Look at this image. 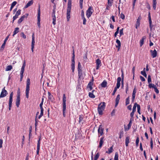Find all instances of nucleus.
I'll use <instances>...</instances> for the list:
<instances>
[{
	"label": "nucleus",
	"mask_w": 160,
	"mask_h": 160,
	"mask_svg": "<svg viewBox=\"0 0 160 160\" xmlns=\"http://www.w3.org/2000/svg\"><path fill=\"white\" fill-rule=\"evenodd\" d=\"M72 6V0H68V7L67 8V19L68 21L70 18V12Z\"/></svg>",
	"instance_id": "nucleus-1"
},
{
	"label": "nucleus",
	"mask_w": 160,
	"mask_h": 160,
	"mask_svg": "<svg viewBox=\"0 0 160 160\" xmlns=\"http://www.w3.org/2000/svg\"><path fill=\"white\" fill-rule=\"evenodd\" d=\"M30 84V79L29 78H28L27 79V82H26V97L28 98L29 97V86Z\"/></svg>",
	"instance_id": "nucleus-2"
},
{
	"label": "nucleus",
	"mask_w": 160,
	"mask_h": 160,
	"mask_svg": "<svg viewBox=\"0 0 160 160\" xmlns=\"http://www.w3.org/2000/svg\"><path fill=\"white\" fill-rule=\"evenodd\" d=\"M105 107V103L104 102L100 103L98 106V111L100 115H102Z\"/></svg>",
	"instance_id": "nucleus-3"
},
{
	"label": "nucleus",
	"mask_w": 160,
	"mask_h": 160,
	"mask_svg": "<svg viewBox=\"0 0 160 160\" xmlns=\"http://www.w3.org/2000/svg\"><path fill=\"white\" fill-rule=\"evenodd\" d=\"M121 81V78L120 77H118L117 79L116 87H115L114 88V90L113 91V92L112 94V95H114L115 94L116 91H117V89L119 88L121 85L120 82Z\"/></svg>",
	"instance_id": "nucleus-4"
},
{
	"label": "nucleus",
	"mask_w": 160,
	"mask_h": 160,
	"mask_svg": "<svg viewBox=\"0 0 160 160\" xmlns=\"http://www.w3.org/2000/svg\"><path fill=\"white\" fill-rule=\"evenodd\" d=\"M93 12L91 7H90L86 11V16L88 18L91 17Z\"/></svg>",
	"instance_id": "nucleus-5"
},
{
	"label": "nucleus",
	"mask_w": 160,
	"mask_h": 160,
	"mask_svg": "<svg viewBox=\"0 0 160 160\" xmlns=\"http://www.w3.org/2000/svg\"><path fill=\"white\" fill-rule=\"evenodd\" d=\"M40 6L39 7L38 10V27H40Z\"/></svg>",
	"instance_id": "nucleus-6"
},
{
	"label": "nucleus",
	"mask_w": 160,
	"mask_h": 160,
	"mask_svg": "<svg viewBox=\"0 0 160 160\" xmlns=\"http://www.w3.org/2000/svg\"><path fill=\"white\" fill-rule=\"evenodd\" d=\"M8 94L7 91L5 89V87H4L2 90L0 97L3 98L5 97Z\"/></svg>",
	"instance_id": "nucleus-7"
},
{
	"label": "nucleus",
	"mask_w": 160,
	"mask_h": 160,
	"mask_svg": "<svg viewBox=\"0 0 160 160\" xmlns=\"http://www.w3.org/2000/svg\"><path fill=\"white\" fill-rule=\"evenodd\" d=\"M21 10L19 9L16 12L15 15L13 17L12 22H13L14 21L18 18V16L21 14Z\"/></svg>",
	"instance_id": "nucleus-8"
},
{
	"label": "nucleus",
	"mask_w": 160,
	"mask_h": 160,
	"mask_svg": "<svg viewBox=\"0 0 160 160\" xmlns=\"http://www.w3.org/2000/svg\"><path fill=\"white\" fill-rule=\"evenodd\" d=\"M55 10L54 9L53 10L52 16V23L54 25L56 24V18L55 15Z\"/></svg>",
	"instance_id": "nucleus-9"
},
{
	"label": "nucleus",
	"mask_w": 160,
	"mask_h": 160,
	"mask_svg": "<svg viewBox=\"0 0 160 160\" xmlns=\"http://www.w3.org/2000/svg\"><path fill=\"white\" fill-rule=\"evenodd\" d=\"M151 55L153 58L156 57L157 55V52L155 49L154 50H151L150 51Z\"/></svg>",
	"instance_id": "nucleus-10"
},
{
	"label": "nucleus",
	"mask_w": 160,
	"mask_h": 160,
	"mask_svg": "<svg viewBox=\"0 0 160 160\" xmlns=\"http://www.w3.org/2000/svg\"><path fill=\"white\" fill-rule=\"evenodd\" d=\"M98 131L99 137L100 136V135L101 136L103 135V129L102 128L101 125H100L99 126Z\"/></svg>",
	"instance_id": "nucleus-11"
},
{
	"label": "nucleus",
	"mask_w": 160,
	"mask_h": 160,
	"mask_svg": "<svg viewBox=\"0 0 160 160\" xmlns=\"http://www.w3.org/2000/svg\"><path fill=\"white\" fill-rule=\"evenodd\" d=\"M141 17L140 16H139V17H138V18L137 20L136 23L135 25V28L137 29L140 26V22L141 19Z\"/></svg>",
	"instance_id": "nucleus-12"
},
{
	"label": "nucleus",
	"mask_w": 160,
	"mask_h": 160,
	"mask_svg": "<svg viewBox=\"0 0 160 160\" xmlns=\"http://www.w3.org/2000/svg\"><path fill=\"white\" fill-rule=\"evenodd\" d=\"M48 99L52 102H53L54 101V99L53 96L51 95L50 93L49 92H48Z\"/></svg>",
	"instance_id": "nucleus-13"
},
{
	"label": "nucleus",
	"mask_w": 160,
	"mask_h": 160,
	"mask_svg": "<svg viewBox=\"0 0 160 160\" xmlns=\"http://www.w3.org/2000/svg\"><path fill=\"white\" fill-rule=\"evenodd\" d=\"M13 96V92H11L10 94L9 100V104L12 105V98Z\"/></svg>",
	"instance_id": "nucleus-14"
},
{
	"label": "nucleus",
	"mask_w": 160,
	"mask_h": 160,
	"mask_svg": "<svg viewBox=\"0 0 160 160\" xmlns=\"http://www.w3.org/2000/svg\"><path fill=\"white\" fill-rule=\"evenodd\" d=\"M78 76L79 79H83L84 78V76L82 71H78Z\"/></svg>",
	"instance_id": "nucleus-15"
},
{
	"label": "nucleus",
	"mask_w": 160,
	"mask_h": 160,
	"mask_svg": "<svg viewBox=\"0 0 160 160\" xmlns=\"http://www.w3.org/2000/svg\"><path fill=\"white\" fill-rule=\"evenodd\" d=\"M33 3V1L32 0H31L30 1H29L27 4L24 7V8H28L29 6H31L32 4Z\"/></svg>",
	"instance_id": "nucleus-16"
},
{
	"label": "nucleus",
	"mask_w": 160,
	"mask_h": 160,
	"mask_svg": "<svg viewBox=\"0 0 160 160\" xmlns=\"http://www.w3.org/2000/svg\"><path fill=\"white\" fill-rule=\"evenodd\" d=\"M92 84L93 82H90L89 83L87 86V88L88 89V90L91 91L92 89Z\"/></svg>",
	"instance_id": "nucleus-17"
},
{
	"label": "nucleus",
	"mask_w": 160,
	"mask_h": 160,
	"mask_svg": "<svg viewBox=\"0 0 160 160\" xmlns=\"http://www.w3.org/2000/svg\"><path fill=\"white\" fill-rule=\"evenodd\" d=\"M120 95L119 94L116 97V104L115 105V107H116L118 105V104L119 99L120 98Z\"/></svg>",
	"instance_id": "nucleus-18"
},
{
	"label": "nucleus",
	"mask_w": 160,
	"mask_h": 160,
	"mask_svg": "<svg viewBox=\"0 0 160 160\" xmlns=\"http://www.w3.org/2000/svg\"><path fill=\"white\" fill-rule=\"evenodd\" d=\"M116 42L117 44V45H116V47L118 48V50L119 51L121 47V42L118 39L117 40Z\"/></svg>",
	"instance_id": "nucleus-19"
},
{
	"label": "nucleus",
	"mask_w": 160,
	"mask_h": 160,
	"mask_svg": "<svg viewBox=\"0 0 160 160\" xmlns=\"http://www.w3.org/2000/svg\"><path fill=\"white\" fill-rule=\"evenodd\" d=\"M102 87L105 88L107 87V82L105 80L103 81L101 83V84Z\"/></svg>",
	"instance_id": "nucleus-20"
},
{
	"label": "nucleus",
	"mask_w": 160,
	"mask_h": 160,
	"mask_svg": "<svg viewBox=\"0 0 160 160\" xmlns=\"http://www.w3.org/2000/svg\"><path fill=\"white\" fill-rule=\"evenodd\" d=\"M130 142V138L129 137H127L125 139V145L126 146H128V143Z\"/></svg>",
	"instance_id": "nucleus-21"
},
{
	"label": "nucleus",
	"mask_w": 160,
	"mask_h": 160,
	"mask_svg": "<svg viewBox=\"0 0 160 160\" xmlns=\"http://www.w3.org/2000/svg\"><path fill=\"white\" fill-rule=\"evenodd\" d=\"M95 91V90H93L91 92H90L89 93V96L90 98H94L95 97V96L93 94Z\"/></svg>",
	"instance_id": "nucleus-22"
},
{
	"label": "nucleus",
	"mask_w": 160,
	"mask_h": 160,
	"mask_svg": "<svg viewBox=\"0 0 160 160\" xmlns=\"http://www.w3.org/2000/svg\"><path fill=\"white\" fill-rule=\"evenodd\" d=\"M146 38L145 36H143L142 38V39L140 40V46L141 47L144 43V40Z\"/></svg>",
	"instance_id": "nucleus-23"
},
{
	"label": "nucleus",
	"mask_w": 160,
	"mask_h": 160,
	"mask_svg": "<svg viewBox=\"0 0 160 160\" xmlns=\"http://www.w3.org/2000/svg\"><path fill=\"white\" fill-rule=\"evenodd\" d=\"M103 139H104L103 137H102L100 139V143H99V147L100 148H101L102 147V146L103 143Z\"/></svg>",
	"instance_id": "nucleus-24"
},
{
	"label": "nucleus",
	"mask_w": 160,
	"mask_h": 160,
	"mask_svg": "<svg viewBox=\"0 0 160 160\" xmlns=\"http://www.w3.org/2000/svg\"><path fill=\"white\" fill-rule=\"evenodd\" d=\"M19 28H15L13 32V33L12 36L13 37L14 36L17 34L19 31Z\"/></svg>",
	"instance_id": "nucleus-25"
},
{
	"label": "nucleus",
	"mask_w": 160,
	"mask_h": 160,
	"mask_svg": "<svg viewBox=\"0 0 160 160\" xmlns=\"http://www.w3.org/2000/svg\"><path fill=\"white\" fill-rule=\"evenodd\" d=\"M113 151V146H112L111 148H108V150L106 151V152L108 154H110Z\"/></svg>",
	"instance_id": "nucleus-26"
},
{
	"label": "nucleus",
	"mask_w": 160,
	"mask_h": 160,
	"mask_svg": "<svg viewBox=\"0 0 160 160\" xmlns=\"http://www.w3.org/2000/svg\"><path fill=\"white\" fill-rule=\"evenodd\" d=\"M136 92V89L135 88L133 91V93H132V101H133L135 99Z\"/></svg>",
	"instance_id": "nucleus-27"
},
{
	"label": "nucleus",
	"mask_w": 160,
	"mask_h": 160,
	"mask_svg": "<svg viewBox=\"0 0 160 160\" xmlns=\"http://www.w3.org/2000/svg\"><path fill=\"white\" fill-rule=\"evenodd\" d=\"M25 17V15H23L19 19L18 21V23H21L24 19V18Z\"/></svg>",
	"instance_id": "nucleus-28"
},
{
	"label": "nucleus",
	"mask_w": 160,
	"mask_h": 160,
	"mask_svg": "<svg viewBox=\"0 0 160 160\" xmlns=\"http://www.w3.org/2000/svg\"><path fill=\"white\" fill-rule=\"evenodd\" d=\"M148 19L149 21V23L150 24V27L151 26V25L152 23V21L151 20V18L150 16V12H149L148 14Z\"/></svg>",
	"instance_id": "nucleus-29"
},
{
	"label": "nucleus",
	"mask_w": 160,
	"mask_h": 160,
	"mask_svg": "<svg viewBox=\"0 0 160 160\" xmlns=\"http://www.w3.org/2000/svg\"><path fill=\"white\" fill-rule=\"evenodd\" d=\"M75 61H72L71 64V69L73 72H74L75 69Z\"/></svg>",
	"instance_id": "nucleus-30"
},
{
	"label": "nucleus",
	"mask_w": 160,
	"mask_h": 160,
	"mask_svg": "<svg viewBox=\"0 0 160 160\" xmlns=\"http://www.w3.org/2000/svg\"><path fill=\"white\" fill-rule=\"evenodd\" d=\"M20 98H17L16 101V105L18 107L19 106V105L20 104Z\"/></svg>",
	"instance_id": "nucleus-31"
},
{
	"label": "nucleus",
	"mask_w": 160,
	"mask_h": 160,
	"mask_svg": "<svg viewBox=\"0 0 160 160\" xmlns=\"http://www.w3.org/2000/svg\"><path fill=\"white\" fill-rule=\"evenodd\" d=\"M12 68L11 65H8L7 66L6 68L5 71H6L11 70Z\"/></svg>",
	"instance_id": "nucleus-32"
},
{
	"label": "nucleus",
	"mask_w": 160,
	"mask_h": 160,
	"mask_svg": "<svg viewBox=\"0 0 160 160\" xmlns=\"http://www.w3.org/2000/svg\"><path fill=\"white\" fill-rule=\"evenodd\" d=\"M141 73L146 78L147 77V74L145 72V68H144V69L143 71H141Z\"/></svg>",
	"instance_id": "nucleus-33"
},
{
	"label": "nucleus",
	"mask_w": 160,
	"mask_h": 160,
	"mask_svg": "<svg viewBox=\"0 0 160 160\" xmlns=\"http://www.w3.org/2000/svg\"><path fill=\"white\" fill-rule=\"evenodd\" d=\"M101 61L99 59H98L96 60V64L97 65L101 66Z\"/></svg>",
	"instance_id": "nucleus-34"
},
{
	"label": "nucleus",
	"mask_w": 160,
	"mask_h": 160,
	"mask_svg": "<svg viewBox=\"0 0 160 160\" xmlns=\"http://www.w3.org/2000/svg\"><path fill=\"white\" fill-rule=\"evenodd\" d=\"M138 105L136 103H134L132 108V111L135 112L136 111V108L138 107Z\"/></svg>",
	"instance_id": "nucleus-35"
},
{
	"label": "nucleus",
	"mask_w": 160,
	"mask_h": 160,
	"mask_svg": "<svg viewBox=\"0 0 160 160\" xmlns=\"http://www.w3.org/2000/svg\"><path fill=\"white\" fill-rule=\"evenodd\" d=\"M83 119V116L82 115H80L79 116V123H82V121Z\"/></svg>",
	"instance_id": "nucleus-36"
},
{
	"label": "nucleus",
	"mask_w": 160,
	"mask_h": 160,
	"mask_svg": "<svg viewBox=\"0 0 160 160\" xmlns=\"http://www.w3.org/2000/svg\"><path fill=\"white\" fill-rule=\"evenodd\" d=\"M148 87L149 88H155L156 87V86L153 84L150 83H149L148 85Z\"/></svg>",
	"instance_id": "nucleus-37"
},
{
	"label": "nucleus",
	"mask_w": 160,
	"mask_h": 160,
	"mask_svg": "<svg viewBox=\"0 0 160 160\" xmlns=\"http://www.w3.org/2000/svg\"><path fill=\"white\" fill-rule=\"evenodd\" d=\"M66 97L65 96V94H64L63 95V98H62V101H63L62 103H66Z\"/></svg>",
	"instance_id": "nucleus-38"
},
{
	"label": "nucleus",
	"mask_w": 160,
	"mask_h": 160,
	"mask_svg": "<svg viewBox=\"0 0 160 160\" xmlns=\"http://www.w3.org/2000/svg\"><path fill=\"white\" fill-rule=\"evenodd\" d=\"M118 155L117 152H116L115 153L114 160H118Z\"/></svg>",
	"instance_id": "nucleus-39"
},
{
	"label": "nucleus",
	"mask_w": 160,
	"mask_h": 160,
	"mask_svg": "<svg viewBox=\"0 0 160 160\" xmlns=\"http://www.w3.org/2000/svg\"><path fill=\"white\" fill-rule=\"evenodd\" d=\"M39 112H38L37 113V114H36V118H35V128H36V127L37 126V123H38V121H37V119L36 118H37L38 117V115L39 114Z\"/></svg>",
	"instance_id": "nucleus-40"
},
{
	"label": "nucleus",
	"mask_w": 160,
	"mask_h": 160,
	"mask_svg": "<svg viewBox=\"0 0 160 160\" xmlns=\"http://www.w3.org/2000/svg\"><path fill=\"white\" fill-rule=\"evenodd\" d=\"M82 71L81 65L80 63V62H79L78 65V71Z\"/></svg>",
	"instance_id": "nucleus-41"
},
{
	"label": "nucleus",
	"mask_w": 160,
	"mask_h": 160,
	"mask_svg": "<svg viewBox=\"0 0 160 160\" xmlns=\"http://www.w3.org/2000/svg\"><path fill=\"white\" fill-rule=\"evenodd\" d=\"M112 0H108V4L107 5L109 6L110 7H111L112 6Z\"/></svg>",
	"instance_id": "nucleus-42"
},
{
	"label": "nucleus",
	"mask_w": 160,
	"mask_h": 160,
	"mask_svg": "<svg viewBox=\"0 0 160 160\" xmlns=\"http://www.w3.org/2000/svg\"><path fill=\"white\" fill-rule=\"evenodd\" d=\"M63 111H66V103H62Z\"/></svg>",
	"instance_id": "nucleus-43"
},
{
	"label": "nucleus",
	"mask_w": 160,
	"mask_h": 160,
	"mask_svg": "<svg viewBox=\"0 0 160 160\" xmlns=\"http://www.w3.org/2000/svg\"><path fill=\"white\" fill-rule=\"evenodd\" d=\"M134 112H135L132 111V112L130 113V116L131 117V120H133V117L134 115Z\"/></svg>",
	"instance_id": "nucleus-44"
},
{
	"label": "nucleus",
	"mask_w": 160,
	"mask_h": 160,
	"mask_svg": "<svg viewBox=\"0 0 160 160\" xmlns=\"http://www.w3.org/2000/svg\"><path fill=\"white\" fill-rule=\"evenodd\" d=\"M83 2V0H79L80 6V8H82Z\"/></svg>",
	"instance_id": "nucleus-45"
},
{
	"label": "nucleus",
	"mask_w": 160,
	"mask_h": 160,
	"mask_svg": "<svg viewBox=\"0 0 160 160\" xmlns=\"http://www.w3.org/2000/svg\"><path fill=\"white\" fill-rule=\"evenodd\" d=\"M138 112L139 114H141L140 111V106L139 105H138L137 107Z\"/></svg>",
	"instance_id": "nucleus-46"
},
{
	"label": "nucleus",
	"mask_w": 160,
	"mask_h": 160,
	"mask_svg": "<svg viewBox=\"0 0 160 160\" xmlns=\"http://www.w3.org/2000/svg\"><path fill=\"white\" fill-rule=\"evenodd\" d=\"M83 60L85 62H86L88 61V58L86 55L83 57Z\"/></svg>",
	"instance_id": "nucleus-47"
},
{
	"label": "nucleus",
	"mask_w": 160,
	"mask_h": 160,
	"mask_svg": "<svg viewBox=\"0 0 160 160\" xmlns=\"http://www.w3.org/2000/svg\"><path fill=\"white\" fill-rule=\"evenodd\" d=\"M148 83H150L151 82V79L150 75H148Z\"/></svg>",
	"instance_id": "nucleus-48"
},
{
	"label": "nucleus",
	"mask_w": 160,
	"mask_h": 160,
	"mask_svg": "<svg viewBox=\"0 0 160 160\" xmlns=\"http://www.w3.org/2000/svg\"><path fill=\"white\" fill-rule=\"evenodd\" d=\"M156 2H153V9L155 10L156 9Z\"/></svg>",
	"instance_id": "nucleus-49"
},
{
	"label": "nucleus",
	"mask_w": 160,
	"mask_h": 160,
	"mask_svg": "<svg viewBox=\"0 0 160 160\" xmlns=\"http://www.w3.org/2000/svg\"><path fill=\"white\" fill-rule=\"evenodd\" d=\"M99 154L98 153L94 158V160H97L98 158H99Z\"/></svg>",
	"instance_id": "nucleus-50"
},
{
	"label": "nucleus",
	"mask_w": 160,
	"mask_h": 160,
	"mask_svg": "<svg viewBox=\"0 0 160 160\" xmlns=\"http://www.w3.org/2000/svg\"><path fill=\"white\" fill-rule=\"evenodd\" d=\"M6 43L5 42H4V43L2 44V46L1 47L0 50H3V49L5 47Z\"/></svg>",
	"instance_id": "nucleus-51"
},
{
	"label": "nucleus",
	"mask_w": 160,
	"mask_h": 160,
	"mask_svg": "<svg viewBox=\"0 0 160 160\" xmlns=\"http://www.w3.org/2000/svg\"><path fill=\"white\" fill-rule=\"evenodd\" d=\"M21 36L24 39H25L26 38V36L24 34L23 32H22L21 33Z\"/></svg>",
	"instance_id": "nucleus-52"
},
{
	"label": "nucleus",
	"mask_w": 160,
	"mask_h": 160,
	"mask_svg": "<svg viewBox=\"0 0 160 160\" xmlns=\"http://www.w3.org/2000/svg\"><path fill=\"white\" fill-rule=\"evenodd\" d=\"M82 19L83 20V24L84 25L86 24V20L85 17L82 18Z\"/></svg>",
	"instance_id": "nucleus-53"
},
{
	"label": "nucleus",
	"mask_w": 160,
	"mask_h": 160,
	"mask_svg": "<svg viewBox=\"0 0 160 160\" xmlns=\"http://www.w3.org/2000/svg\"><path fill=\"white\" fill-rule=\"evenodd\" d=\"M40 146H39V144L37 145V154H39V150H40Z\"/></svg>",
	"instance_id": "nucleus-54"
},
{
	"label": "nucleus",
	"mask_w": 160,
	"mask_h": 160,
	"mask_svg": "<svg viewBox=\"0 0 160 160\" xmlns=\"http://www.w3.org/2000/svg\"><path fill=\"white\" fill-rule=\"evenodd\" d=\"M129 103V98L128 97L126 99V105H127Z\"/></svg>",
	"instance_id": "nucleus-55"
},
{
	"label": "nucleus",
	"mask_w": 160,
	"mask_h": 160,
	"mask_svg": "<svg viewBox=\"0 0 160 160\" xmlns=\"http://www.w3.org/2000/svg\"><path fill=\"white\" fill-rule=\"evenodd\" d=\"M139 142V138L138 137L136 139V145L137 147L138 146V144Z\"/></svg>",
	"instance_id": "nucleus-56"
},
{
	"label": "nucleus",
	"mask_w": 160,
	"mask_h": 160,
	"mask_svg": "<svg viewBox=\"0 0 160 160\" xmlns=\"http://www.w3.org/2000/svg\"><path fill=\"white\" fill-rule=\"evenodd\" d=\"M123 28H122L120 30V33H119L120 36H121L123 34Z\"/></svg>",
	"instance_id": "nucleus-57"
},
{
	"label": "nucleus",
	"mask_w": 160,
	"mask_h": 160,
	"mask_svg": "<svg viewBox=\"0 0 160 160\" xmlns=\"http://www.w3.org/2000/svg\"><path fill=\"white\" fill-rule=\"evenodd\" d=\"M150 144H151V148L152 149L153 148V141H152V138H151Z\"/></svg>",
	"instance_id": "nucleus-58"
},
{
	"label": "nucleus",
	"mask_w": 160,
	"mask_h": 160,
	"mask_svg": "<svg viewBox=\"0 0 160 160\" xmlns=\"http://www.w3.org/2000/svg\"><path fill=\"white\" fill-rule=\"evenodd\" d=\"M132 120H131V119H130V120L129 122L128 125V127H129V128H131V125H132Z\"/></svg>",
	"instance_id": "nucleus-59"
},
{
	"label": "nucleus",
	"mask_w": 160,
	"mask_h": 160,
	"mask_svg": "<svg viewBox=\"0 0 160 160\" xmlns=\"http://www.w3.org/2000/svg\"><path fill=\"white\" fill-rule=\"evenodd\" d=\"M17 2L16 1H14L11 4V6H12V7H14L17 4Z\"/></svg>",
	"instance_id": "nucleus-60"
},
{
	"label": "nucleus",
	"mask_w": 160,
	"mask_h": 160,
	"mask_svg": "<svg viewBox=\"0 0 160 160\" xmlns=\"http://www.w3.org/2000/svg\"><path fill=\"white\" fill-rule=\"evenodd\" d=\"M20 92L19 91V89H18V91L17 92V98H20Z\"/></svg>",
	"instance_id": "nucleus-61"
},
{
	"label": "nucleus",
	"mask_w": 160,
	"mask_h": 160,
	"mask_svg": "<svg viewBox=\"0 0 160 160\" xmlns=\"http://www.w3.org/2000/svg\"><path fill=\"white\" fill-rule=\"evenodd\" d=\"M125 15L122 13L120 15V17L122 19H124L125 18Z\"/></svg>",
	"instance_id": "nucleus-62"
},
{
	"label": "nucleus",
	"mask_w": 160,
	"mask_h": 160,
	"mask_svg": "<svg viewBox=\"0 0 160 160\" xmlns=\"http://www.w3.org/2000/svg\"><path fill=\"white\" fill-rule=\"evenodd\" d=\"M140 78L142 81L144 82L145 81V79L142 76H140Z\"/></svg>",
	"instance_id": "nucleus-63"
},
{
	"label": "nucleus",
	"mask_w": 160,
	"mask_h": 160,
	"mask_svg": "<svg viewBox=\"0 0 160 160\" xmlns=\"http://www.w3.org/2000/svg\"><path fill=\"white\" fill-rule=\"evenodd\" d=\"M115 110L113 109L111 113V116H113L115 114Z\"/></svg>",
	"instance_id": "nucleus-64"
}]
</instances>
